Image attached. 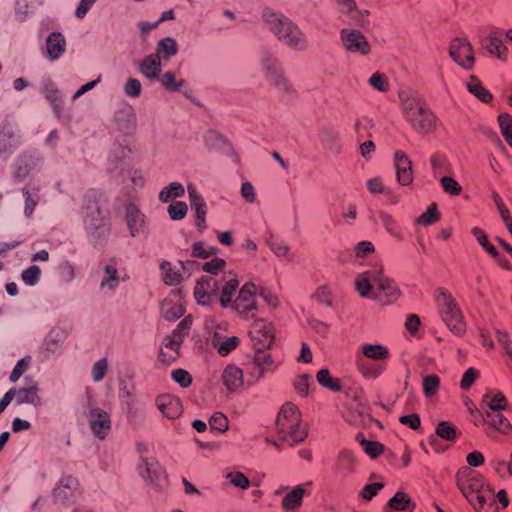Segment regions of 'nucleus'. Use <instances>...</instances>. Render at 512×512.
Segmentation results:
<instances>
[{"mask_svg": "<svg viewBox=\"0 0 512 512\" xmlns=\"http://www.w3.org/2000/svg\"><path fill=\"white\" fill-rule=\"evenodd\" d=\"M43 157L38 151L22 153L13 164V180L21 182L30 175L40 171Z\"/></svg>", "mask_w": 512, "mask_h": 512, "instance_id": "8", "label": "nucleus"}, {"mask_svg": "<svg viewBox=\"0 0 512 512\" xmlns=\"http://www.w3.org/2000/svg\"><path fill=\"white\" fill-rule=\"evenodd\" d=\"M355 289L362 298L375 300L381 305L393 304L401 296L397 283L384 274L382 265L359 273L355 278Z\"/></svg>", "mask_w": 512, "mask_h": 512, "instance_id": "1", "label": "nucleus"}, {"mask_svg": "<svg viewBox=\"0 0 512 512\" xmlns=\"http://www.w3.org/2000/svg\"><path fill=\"white\" fill-rule=\"evenodd\" d=\"M139 72L150 80H156L159 78L162 64L158 55L149 54L145 56L139 63Z\"/></svg>", "mask_w": 512, "mask_h": 512, "instance_id": "34", "label": "nucleus"}, {"mask_svg": "<svg viewBox=\"0 0 512 512\" xmlns=\"http://www.w3.org/2000/svg\"><path fill=\"white\" fill-rule=\"evenodd\" d=\"M226 324H219L216 326L211 337V344L217 350L218 354L225 357L234 351L240 344V339L237 336L226 337L222 334L225 331Z\"/></svg>", "mask_w": 512, "mask_h": 512, "instance_id": "21", "label": "nucleus"}, {"mask_svg": "<svg viewBox=\"0 0 512 512\" xmlns=\"http://www.w3.org/2000/svg\"><path fill=\"white\" fill-rule=\"evenodd\" d=\"M484 45L489 54L495 55L499 59L506 57L507 48L498 33L490 34Z\"/></svg>", "mask_w": 512, "mask_h": 512, "instance_id": "45", "label": "nucleus"}, {"mask_svg": "<svg viewBox=\"0 0 512 512\" xmlns=\"http://www.w3.org/2000/svg\"><path fill=\"white\" fill-rule=\"evenodd\" d=\"M273 364L270 353L265 350H255V356L250 364V374L254 378H261L265 371Z\"/></svg>", "mask_w": 512, "mask_h": 512, "instance_id": "35", "label": "nucleus"}, {"mask_svg": "<svg viewBox=\"0 0 512 512\" xmlns=\"http://www.w3.org/2000/svg\"><path fill=\"white\" fill-rule=\"evenodd\" d=\"M121 279L116 261L110 260L103 267V276L100 281V289L106 295H113L120 285Z\"/></svg>", "mask_w": 512, "mask_h": 512, "instance_id": "24", "label": "nucleus"}, {"mask_svg": "<svg viewBox=\"0 0 512 512\" xmlns=\"http://www.w3.org/2000/svg\"><path fill=\"white\" fill-rule=\"evenodd\" d=\"M342 15L350 18L355 24L363 25L369 12L360 10L356 0H333Z\"/></svg>", "mask_w": 512, "mask_h": 512, "instance_id": "29", "label": "nucleus"}, {"mask_svg": "<svg viewBox=\"0 0 512 512\" xmlns=\"http://www.w3.org/2000/svg\"><path fill=\"white\" fill-rule=\"evenodd\" d=\"M262 19L268 30L278 38L279 35L287 29L293 22L290 18L280 11L271 8H265L262 12Z\"/></svg>", "mask_w": 512, "mask_h": 512, "instance_id": "23", "label": "nucleus"}, {"mask_svg": "<svg viewBox=\"0 0 512 512\" xmlns=\"http://www.w3.org/2000/svg\"><path fill=\"white\" fill-rule=\"evenodd\" d=\"M310 485H312L311 481L293 486L282 498L281 508L283 512H299L303 505L304 497L310 494L306 489Z\"/></svg>", "mask_w": 512, "mask_h": 512, "instance_id": "19", "label": "nucleus"}, {"mask_svg": "<svg viewBox=\"0 0 512 512\" xmlns=\"http://www.w3.org/2000/svg\"><path fill=\"white\" fill-rule=\"evenodd\" d=\"M125 222L131 237L146 236L149 233L146 215L134 203H129L125 208Z\"/></svg>", "mask_w": 512, "mask_h": 512, "instance_id": "13", "label": "nucleus"}, {"mask_svg": "<svg viewBox=\"0 0 512 512\" xmlns=\"http://www.w3.org/2000/svg\"><path fill=\"white\" fill-rule=\"evenodd\" d=\"M24 380L26 383L25 387L11 388V390L15 391L14 399L16 404H30L34 407L42 406L44 401L40 395L38 383L29 376H26Z\"/></svg>", "mask_w": 512, "mask_h": 512, "instance_id": "14", "label": "nucleus"}, {"mask_svg": "<svg viewBox=\"0 0 512 512\" xmlns=\"http://www.w3.org/2000/svg\"><path fill=\"white\" fill-rule=\"evenodd\" d=\"M450 57L459 66L470 70L474 66V51L470 42L465 38H455L449 46Z\"/></svg>", "mask_w": 512, "mask_h": 512, "instance_id": "11", "label": "nucleus"}, {"mask_svg": "<svg viewBox=\"0 0 512 512\" xmlns=\"http://www.w3.org/2000/svg\"><path fill=\"white\" fill-rule=\"evenodd\" d=\"M434 299L438 314L448 329L454 335L462 336L466 332V323L456 299L444 288L435 291Z\"/></svg>", "mask_w": 512, "mask_h": 512, "instance_id": "6", "label": "nucleus"}, {"mask_svg": "<svg viewBox=\"0 0 512 512\" xmlns=\"http://www.w3.org/2000/svg\"><path fill=\"white\" fill-rule=\"evenodd\" d=\"M137 470L141 478L155 487H162L166 474L155 458L140 457Z\"/></svg>", "mask_w": 512, "mask_h": 512, "instance_id": "12", "label": "nucleus"}, {"mask_svg": "<svg viewBox=\"0 0 512 512\" xmlns=\"http://www.w3.org/2000/svg\"><path fill=\"white\" fill-rule=\"evenodd\" d=\"M238 285L239 282L234 276H231L226 280L224 286L222 287L220 296V304L222 307L226 308L231 304L232 298L238 288Z\"/></svg>", "mask_w": 512, "mask_h": 512, "instance_id": "53", "label": "nucleus"}, {"mask_svg": "<svg viewBox=\"0 0 512 512\" xmlns=\"http://www.w3.org/2000/svg\"><path fill=\"white\" fill-rule=\"evenodd\" d=\"M155 405L163 417L169 420L179 418L183 412L180 399L172 394H161L155 398Z\"/></svg>", "mask_w": 512, "mask_h": 512, "instance_id": "20", "label": "nucleus"}, {"mask_svg": "<svg viewBox=\"0 0 512 512\" xmlns=\"http://www.w3.org/2000/svg\"><path fill=\"white\" fill-rule=\"evenodd\" d=\"M356 363L359 371L366 379L378 378L385 369L382 364H370L361 357H357Z\"/></svg>", "mask_w": 512, "mask_h": 512, "instance_id": "47", "label": "nucleus"}, {"mask_svg": "<svg viewBox=\"0 0 512 512\" xmlns=\"http://www.w3.org/2000/svg\"><path fill=\"white\" fill-rule=\"evenodd\" d=\"M22 194L24 196V214L26 217H31L40 201V189L37 186H25L22 189Z\"/></svg>", "mask_w": 512, "mask_h": 512, "instance_id": "40", "label": "nucleus"}, {"mask_svg": "<svg viewBox=\"0 0 512 512\" xmlns=\"http://www.w3.org/2000/svg\"><path fill=\"white\" fill-rule=\"evenodd\" d=\"M498 122L502 136L507 144L512 147V116L502 113L498 116Z\"/></svg>", "mask_w": 512, "mask_h": 512, "instance_id": "57", "label": "nucleus"}, {"mask_svg": "<svg viewBox=\"0 0 512 512\" xmlns=\"http://www.w3.org/2000/svg\"><path fill=\"white\" fill-rule=\"evenodd\" d=\"M75 480L71 477L62 478L53 489V498L57 504H67L73 497Z\"/></svg>", "mask_w": 512, "mask_h": 512, "instance_id": "36", "label": "nucleus"}, {"mask_svg": "<svg viewBox=\"0 0 512 512\" xmlns=\"http://www.w3.org/2000/svg\"><path fill=\"white\" fill-rule=\"evenodd\" d=\"M393 160L398 184L401 186L411 185L414 180V174L412 161L409 156L402 150H396Z\"/></svg>", "mask_w": 512, "mask_h": 512, "instance_id": "18", "label": "nucleus"}, {"mask_svg": "<svg viewBox=\"0 0 512 512\" xmlns=\"http://www.w3.org/2000/svg\"><path fill=\"white\" fill-rule=\"evenodd\" d=\"M167 211L171 220L179 221L187 215L188 207L183 201H174L168 206Z\"/></svg>", "mask_w": 512, "mask_h": 512, "instance_id": "58", "label": "nucleus"}, {"mask_svg": "<svg viewBox=\"0 0 512 512\" xmlns=\"http://www.w3.org/2000/svg\"><path fill=\"white\" fill-rule=\"evenodd\" d=\"M378 218L382 226L390 236L397 240L404 239V233L400 224L391 214H389L386 211L380 210L378 212Z\"/></svg>", "mask_w": 512, "mask_h": 512, "instance_id": "37", "label": "nucleus"}, {"mask_svg": "<svg viewBox=\"0 0 512 512\" xmlns=\"http://www.w3.org/2000/svg\"><path fill=\"white\" fill-rule=\"evenodd\" d=\"M401 110L411 128L421 135L433 134L437 129V116L419 97L402 92L399 95Z\"/></svg>", "mask_w": 512, "mask_h": 512, "instance_id": "4", "label": "nucleus"}, {"mask_svg": "<svg viewBox=\"0 0 512 512\" xmlns=\"http://www.w3.org/2000/svg\"><path fill=\"white\" fill-rule=\"evenodd\" d=\"M435 433L438 437L446 441H455L459 435V431L449 421H441L438 423Z\"/></svg>", "mask_w": 512, "mask_h": 512, "instance_id": "55", "label": "nucleus"}, {"mask_svg": "<svg viewBox=\"0 0 512 512\" xmlns=\"http://www.w3.org/2000/svg\"><path fill=\"white\" fill-rule=\"evenodd\" d=\"M88 419L93 435L99 440L106 439L112 430V421L108 412L98 407L91 408Z\"/></svg>", "mask_w": 512, "mask_h": 512, "instance_id": "16", "label": "nucleus"}, {"mask_svg": "<svg viewBox=\"0 0 512 512\" xmlns=\"http://www.w3.org/2000/svg\"><path fill=\"white\" fill-rule=\"evenodd\" d=\"M316 379L321 386L333 392H339L342 390L340 380L336 377H332L328 369H321L318 371Z\"/></svg>", "mask_w": 512, "mask_h": 512, "instance_id": "51", "label": "nucleus"}, {"mask_svg": "<svg viewBox=\"0 0 512 512\" xmlns=\"http://www.w3.org/2000/svg\"><path fill=\"white\" fill-rule=\"evenodd\" d=\"M319 140L324 149L333 154H339L342 150L340 133L334 127H322L319 131Z\"/></svg>", "mask_w": 512, "mask_h": 512, "instance_id": "31", "label": "nucleus"}, {"mask_svg": "<svg viewBox=\"0 0 512 512\" xmlns=\"http://www.w3.org/2000/svg\"><path fill=\"white\" fill-rule=\"evenodd\" d=\"M64 339L65 334L62 331L53 329L45 337L42 347L48 353L55 354L59 352Z\"/></svg>", "mask_w": 512, "mask_h": 512, "instance_id": "43", "label": "nucleus"}, {"mask_svg": "<svg viewBox=\"0 0 512 512\" xmlns=\"http://www.w3.org/2000/svg\"><path fill=\"white\" fill-rule=\"evenodd\" d=\"M456 484L475 512H498L494 490L483 475L463 467L456 474Z\"/></svg>", "mask_w": 512, "mask_h": 512, "instance_id": "2", "label": "nucleus"}, {"mask_svg": "<svg viewBox=\"0 0 512 512\" xmlns=\"http://www.w3.org/2000/svg\"><path fill=\"white\" fill-rule=\"evenodd\" d=\"M484 421L490 427L502 434H508L512 429L509 420L501 413V411L486 412Z\"/></svg>", "mask_w": 512, "mask_h": 512, "instance_id": "38", "label": "nucleus"}, {"mask_svg": "<svg viewBox=\"0 0 512 512\" xmlns=\"http://www.w3.org/2000/svg\"><path fill=\"white\" fill-rule=\"evenodd\" d=\"M439 219L440 213L437 210L436 204H431L427 210L418 217L417 223L429 226L437 222Z\"/></svg>", "mask_w": 512, "mask_h": 512, "instance_id": "60", "label": "nucleus"}, {"mask_svg": "<svg viewBox=\"0 0 512 512\" xmlns=\"http://www.w3.org/2000/svg\"><path fill=\"white\" fill-rule=\"evenodd\" d=\"M362 356L374 361H384L390 356L388 348L382 344H363L360 346Z\"/></svg>", "mask_w": 512, "mask_h": 512, "instance_id": "39", "label": "nucleus"}, {"mask_svg": "<svg viewBox=\"0 0 512 512\" xmlns=\"http://www.w3.org/2000/svg\"><path fill=\"white\" fill-rule=\"evenodd\" d=\"M41 270L37 265H31L21 273L22 281L28 286L36 285L40 280Z\"/></svg>", "mask_w": 512, "mask_h": 512, "instance_id": "62", "label": "nucleus"}, {"mask_svg": "<svg viewBox=\"0 0 512 512\" xmlns=\"http://www.w3.org/2000/svg\"><path fill=\"white\" fill-rule=\"evenodd\" d=\"M160 269L163 281L166 285L174 286L180 283L181 275L172 267V264L169 261L161 262Z\"/></svg>", "mask_w": 512, "mask_h": 512, "instance_id": "54", "label": "nucleus"}, {"mask_svg": "<svg viewBox=\"0 0 512 512\" xmlns=\"http://www.w3.org/2000/svg\"><path fill=\"white\" fill-rule=\"evenodd\" d=\"M41 91L50 103L56 117L59 118L63 110V100L56 84L49 78L44 79L41 84Z\"/></svg>", "mask_w": 512, "mask_h": 512, "instance_id": "28", "label": "nucleus"}, {"mask_svg": "<svg viewBox=\"0 0 512 512\" xmlns=\"http://www.w3.org/2000/svg\"><path fill=\"white\" fill-rule=\"evenodd\" d=\"M483 402L489 408L488 412L502 411L507 407V399L502 392L489 391L483 396Z\"/></svg>", "mask_w": 512, "mask_h": 512, "instance_id": "44", "label": "nucleus"}, {"mask_svg": "<svg viewBox=\"0 0 512 512\" xmlns=\"http://www.w3.org/2000/svg\"><path fill=\"white\" fill-rule=\"evenodd\" d=\"M156 80H158L162 87L169 92H176L185 84L184 79H177L175 73L171 71H167L159 75V78Z\"/></svg>", "mask_w": 512, "mask_h": 512, "instance_id": "52", "label": "nucleus"}, {"mask_svg": "<svg viewBox=\"0 0 512 512\" xmlns=\"http://www.w3.org/2000/svg\"><path fill=\"white\" fill-rule=\"evenodd\" d=\"M276 430L280 441H287L292 445L307 437V429L301 423V413L297 406L287 402L281 407L276 419Z\"/></svg>", "mask_w": 512, "mask_h": 512, "instance_id": "5", "label": "nucleus"}, {"mask_svg": "<svg viewBox=\"0 0 512 512\" xmlns=\"http://www.w3.org/2000/svg\"><path fill=\"white\" fill-rule=\"evenodd\" d=\"M270 250L279 258H285L291 260L289 255L290 247L279 239H271L268 241Z\"/></svg>", "mask_w": 512, "mask_h": 512, "instance_id": "63", "label": "nucleus"}, {"mask_svg": "<svg viewBox=\"0 0 512 512\" xmlns=\"http://www.w3.org/2000/svg\"><path fill=\"white\" fill-rule=\"evenodd\" d=\"M171 378L182 388H188L193 381L191 374L182 368L173 369L171 371Z\"/></svg>", "mask_w": 512, "mask_h": 512, "instance_id": "64", "label": "nucleus"}, {"mask_svg": "<svg viewBox=\"0 0 512 512\" xmlns=\"http://www.w3.org/2000/svg\"><path fill=\"white\" fill-rule=\"evenodd\" d=\"M415 502L404 492L398 491L386 504L384 512H413Z\"/></svg>", "mask_w": 512, "mask_h": 512, "instance_id": "33", "label": "nucleus"}, {"mask_svg": "<svg viewBox=\"0 0 512 512\" xmlns=\"http://www.w3.org/2000/svg\"><path fill=\"white\" fill-rule=\"evenodd\" d=\"M21 137L16 127L9 121L0 125V160H7L20 146Z\"/></svg>", "mask_w": 512, "mask_h": 512, "instance_id": "10", "label": "nucleus"}, {"mask_svg": "<svg viewBox=\"0 0 512 512\" xmlns=\"http://www.w3.org/2000/svg\"><path fill=\"white\" fill-rule=\"evenodd\" d=\"M218 291L217 281L213 277H204L197 282L194 296L201 305H208L213 301Z\"/></svg>", "mask_w": 512, "mask_h": 512, "instance_id": "26", "label": "nucleus"}, {"mask_svg": "<svg viewBox=\"0 0 512 512\" xmlns=\"http://www.w3.org/2000/svg\"><path fill=\"white\" fill-rule=\"evenodd\" d=\"M191 325H192L191 317H189V316L185 317L178 323L176 328L167 337L170 338L171 340H175L178 343L182 344L185 337L188 335L189 330L191 329Z\"/></svg>", "mask_w": 512, "mask_h": 512, "instance_id": "56", "label": "nucleus"}, {"mask_svg": "<svg viewBox=\"0 0 512 512\" xmlns=\"http://www.w3.org/2000/svg\"><path fill=\"white\" fill-rule=\"evenodd\" d=\"M357 470V460L354 454L348 450H341L332 465L333 473L340 478H348Z\"/></svg>", "mask_w": 512, "mask_h": 512, "instance_id": "22", "label": "nucleus"}, {"mask_svg": "<svg viewBox=\"0 0 512 512\" xmlns=\"http://www.w3.org/2000/svg\"><path fill=\"white\" fill-rule=\"evenodd\" d=\"M266 81L282 94H294V89L290 84L289 80L287 79V77L284 75L283 68L268 76L266 78Z\"/></svg>", "mask_w": 512, "mask_h": 512, "instance_id": "42", "label": "nucleus"}, {"mask_svg": "<svg viewBox=\"0 0 512 512\" xmlns=\"http://www.w3.org/2000/svg\"><path fill=\"white\" fill-rule=\"evenodd\" d=\"M185 312L182 304L171 300H164L161 304V313L166 320L173 321L180 318Z\"/></svg>", "mask_w": 512, "mask_h": 512, "instance_id": "50", "label": "nucleus"}, {"mask_svg": "<svg viewBox=\"0 0 512 512\" xmlns=\"http://www.w3.org/2000/svg\"><path fill=\"white\" fill-rule=\"evenodd\" d=\"M104 202V194L99 190L90 189L84 195L83 223L88 238L94 245L101 244L110 233L109 219L102 209Z\"/></svg>", "mask_w": 512, "mask_h": 512, "instance_id": "3", "label": "nucleus"}, {"mask_svg": "<svg viewBox=\"0 0 512 512\" xmlns=\"http://www.w3.org/2000/svg\"><path fill=\"white\" fill-rule=\"evenodd\" d=\"M249 335L255 350L269 349L274 343L272 326L264 320L255 321Z\"/></svg>", "mask_w": 512, "mask_h": 512, "instance_id": "15", "label": "nucleus"}, {"mask_svg": "<svg viewBox=\"0 0 512 512\" xmlns=\"http://www.w3.org/2000/svg\"><path fill=\"white\" fill-rule=\"evenodd\" d=\"M178 52V44L175 39L171 37H166L162 40H160L156 46V52L153 53L154 55H158L160 59L163 58H170L174 55H176Z\"/></svg>", "mask_w": 512, "mask_h": 512, "instance_id": "48", "label": "nucleus"}, {"mask_svg": "<svg viewBox=\"0 0 512 512\" xmlns=\"http://www.w3.org/2000/svg\"><path fill=\"white\" fill-rule=\"evenodd\" d=\"M277 39L294 51H306L309 47L306 34L294 22Z\"/></svg>", "mask_w": 512, "mask_h": 512, "instance_id": "17", "label": "nucleus"}, {"mask_svg": "<svg viewBox=\"0 0 512 512\" xmlns=\"http://www.w3.org/2000/svg\"><path fill=\"white\" fill-rule=\"evenodd\" d=\"M181 345L166 337L158 353V362L164 366L173 364L180 356Z\"/></svg>", "mask_w": 512, "mask_h": 512, "instance_id": "32", "label": "nucleus"}, {"mask_svg": "<svg viewBox=\"0 0 512 512\" xmlns=\"http://www.w3.org/2000/svg\"><path fill=\"white\" fill-rule=\"evenodd\" d=\"M189 201L192 210L195 214V225L202 229L205 227L207 205L204 198L200 195L197 188L193 184H189L187 187Z\"/></svg>", "mask_w": 512, "mask_h": 512, "instance_id": "25", "label": "nucleus"}, {"mask_svg": "<svg viewBox=\"0 0 512 512\" xmlns=\"http://www.w3.org/2000/svg\"><path fill=\"white\" fill-rule=\"evenodd\" d=\"M256 286L249 282L243 285L238 296L234 300L233 308L244 319L255 316L257 305L255 302Z\"/></svg>", "mask_w": 512, "mask_h": 512, "instance_id": "9", "label": "nucleus"}, {"mask_svg": "<svg viewBox=\"0 0 512 512\" xmlns=\"http://www.w3.org/2000/svg\"><path fill=\"white\" fill-rule=\"evenodd\" d=\"M222 383L229 392L238 391L244 384V375L240 367L229 364L222 372Z\"/></svg>", "mask_w": 512, "mask_h": 512, "instance_id": "30", "label": "nucleus"}, {"mask_svg": "<svg viewBox=\"0 0 512 512\" xmlns=\"http://www.w3.org/2000/svg\"><path fill=\"white\" fill-rule=\"evenodd\" d=\"M260 66L265 79L282 68V65L276 55L267 50H263L261 52Z\"/></svg>", "mask_w": 512, "mask_h": 512, "instance_id": "41", "label": "nucleus"}, {"mask_svg": "<svg viewBox=\"0 0 512 512\" xmlns=\"http://www.w3.org/2000/svg\"><path fill=\"white\" fill-rule=\"evenodd\" d=\"M217 253V248L212 246H206L204 242H195L192 245L191 255L195 258L206 259Z\"/></svg>", "mask_w": 512, "mask_h": 512, "instance_id": "61", "label": "nucleus"}, {"mask_svg": "<svg viewBox=\"0 0 512 512\" xmlns=\"http://www.w3.org/2000/svg\"><path fill=\"white\" fill-rule=\"evenodd\" d=\"M66 51V39L60 32H52L48 35L43 49V56L50 61L58 60Z\"/></svg>", "mask_w": 512, "mask_h": 512, "instance_id": "27", "label": "nucleus"}, {"mask_svg": "<svg viewBox=\"0 0 512 512\" xmlns=\"http://www.w3.org/2000/svg\"><path fill=\"white\" fill-rule=\"evenodd\" d=\"M209 426L212 431L223 433L228 429L229 422L222 412H215L209 419Z\"/></svg>", "mask_w": 512, "mask_h": 512, "instance_id": "59", "label": "nucleus"}, {"mask_svg": "<svg viewBox=\"0 0 512 512\" xmlns=\"http://www.w3.org/2000/svg\"><path fill=\"white\" fill-rule=\"evenodd\" d=\"M339 39L343 49L350 54L368 56L372 51L367 37L356 28H342Z\"/></svg>", "mask_w": 512, "mask_h": 512, "instance_id": "7", "label": "nucleus"}, {"mask_svg": "<svg viewBox=\"0 0 512 512\" xmlns=\"http://www.w3.org/2000/svg\"><path fill=\"white\" fill-rule=\"evenodd\" d=\"M467 90L483 103H489L492 100V94L475 77L471 76L466 85Z\"/></svg>", "mask_w": 512, "mask_h": 512, "instance_id": "46", "label": "nucleus"}, {"mask_svg": "<svg viewBox=\"0 0 512 512\" xmlns=\"http://www.w3.org/2000/svg\"><path fill=\"white\" fill-rule=\"evenodd\" d=\"M184 194V186L179 182H172L159 192V200L168 203L175 198L182 197Z\"/></svg>", "mask_w": 512, "mask_h": 512, "instance_id": "49", "label": "nucleus"}]
</instances>
